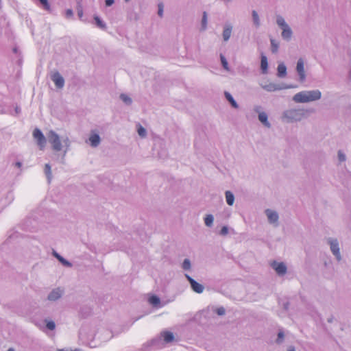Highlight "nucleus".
Here are the masks:
<instances>
[{
  "label": "nucleus",
  "instance_id": "nucleus-11",
  "mask_svg": "<svg viewBox=\"0 0 351 351\" xmlns=\"http://www.w3.org/2000/svg\"><path fill=\"white\" fill-rule=\"evenodd\" d=\"M63 291L60 288L53 289L48 295L47 300L49 301H56L62 295Z\"/></svg>",
  "mask_w": 351,
  "mask_h": 351
},
{
  "label": "nucleus",
  "instance_id": "nucleus-7",
  "mask_svg": "<svg viewBox=\"0 0 351 351\" xmlns=\"http://www.w3.org/2000/svg\"><path fill=\"white\" fill-rule=\"evenodd\" d=\"M328 243L330 244V247L332 253L334 256H335L337 260L338 261L341 260V256L340 254L339 243L337 239H330L328 240Z\"/></svg>",
  "mask_w": 351,
  "mask_h": 351
},
{
  "label": "nucleus",
  "instance_id": "nucleus-40",
  "mask_svg": "<svg viewBox=\"0 0 351 351\" xmlns=\"http://www.w3.org/2000/svg\"><path fill=\"white\" fill-rule=\"evenodd\" d=\"M284 337H285L284 332L282 331H280L278 333V338L276 339V343L278 344L281 343L283 341Z\"/></svg>",
  "mask_w": 351,
  "mask_h": 351
},
{
  "label": "nucleus",
  "instance_id": "nucleus-15",
  "mask_svg": "<svg viewBox=\"0 0 351 351\" xmlns=\"http://www.w3.org/2000/svg\"><path fill=\"white\" fill-rule=\"evenodd\" d=\"M259 121L266 128H271V123L268 121V116L266 112H262L260 113L258 115Z\"/></svg>",
  "mask_w": 351,
  "mask_h": 351
},
{
  "label": "nucleus",
  "instance_id": "nucleus-26",
  "mask_svg": "<svg viewBox=\"0 0 351 351\" xmlns=\"http://www.w3.org/2000/svg\"><path fill=\"white\" fill-rule=\"evenodd\" d=\"M204 223L207 227H211L213 224L214 217L213 215H206L204 219Z\"/></svg>",
  "mask_w": 351,
  "mask_h": 351
},
{
  "label": "nucleus",
  "instance_id": "nucleus-8",
  "mask_svg": "<svg viewBox=\"0 0 351 351\" xmlns=\"http://www.w3.org/2000/svg\"><path fill=\"white\" fill-rule=\"evenodd\" d=\"M51 79L58 88L61 89L64 87V79L58 71L51 74Z\"/></svg>",
  "mask_w": 351,
  "mask_h": 351
},
{
  "label": "nucleus",
  "instance_id": "nucleus-42",
  "mask_svg": "<svg viewBox=\"0 0 351 351\" xmlns=\"http://www.w3.org/2000/svg\"><path fill=\"white\" fill-rule=\"evenodd\" d=\"M228 234V228L226 226H224L221 228L219 234L221 236H226Z\"/></svg>",
  "mask_w": 351,
  "mask_h": 351
},
{
  "label": "nucleus",
  "instance_id": "nucleus-35",
  "mask_svg": "<svg viewBox=\"0 0 351 351\" xmlns=\"http://www.w3.org/2000/svg\"><path fill=\"white\" fill-rule=\"evenodd\" d=\"M58 261L64 267H71L73 266L72 263L69 261L66 260L64 257L60 256L59 258H58Z\"/></svg>",
  "mask_w": 351,
  "mask_h": 351
},
{
  "label": "nucleus",
  "instance_id": "nucleus-29",
  "mask_svg": "<svg viewBox=\"0 0 351 351\" xmlns=\"http://www.w3.org/2000/svg\"><path fill=\"white\" fill-rule=\"evenodd\" d=\"M207 13L206 12H203L202 18L201 21V30L204 31L207 27Z\"/></svg>",
  "mask_w": 351,
  "mask_h": 351
},
{
  "label": "nucleus",
  "instance_id": "nucleus-16",
  "mask_svg": "<svg viewBox=\"0 0 351 351\" xmlns=\"http://www.w3.org/2000/svg\"><path fill=\"white\" fill-rule=\"evenodd\" d=\"M287 75V66L283 63L281 62L278 64L277 67V76L280 78H283Z\"/></svg>",
  "mask_w": 351,
  "mask_h": 351
},
{
  "label": "nucleus",
  "instance_id": "nucleus-6",
  "mask_svg": "<svg viewBox=\"0 0 351 351\" xmlns=\"http://www.w3.org/2000/svg\"><path fill=\"white\" fill-rule=\"evenodd\" d=\"M184 276L187 279V280L189 281V284L191 285V289L194 292H195L197 293H203V291L204 290V285H202L199 284V282H197L196 280H195L193 278H191L187 274H185Z\"/></svg>",
  "mask_w": 351,
  "mask_h": 351
},
{
  "label": "nucleus",
  "instance_id": "nucleus-19",
  "mask_svg": "<svg viewBox=\"0 0 351 351\" xmlns=\"http://www.w3.org/2000/svg\"><path fill=\"white\" fill-rule=\"evenodd\" d=\"M149 302L156 308L160 307V299L158 296L156 295H152L149 298Z\"/></svg>",
  "mask_w": 351,
  "mask_h": 351
},
{
  "label": "nucleus",
  "instance_id": "nucleus-48",
  "mask_svg": "<svg viewBox=\"0 0 351 351\" xmlns=\"http://www.w3.org/2000/svg\"><path fill=\"white\" fill-rule=\"evenodd\" d=\"M289 303L288 302L284 303L283 308L285 310L287 311L289 308Z\"/></svg>",
  "mask_w": 351,
  "mask_h": 351
},
{
  "label": "nucleus",
  "instance_id": "nucleus-20",
  "mask_svg": "<svg viewBox=\"0 0 351 351\" xmlns=\"http://www.w3.org/2000/svg\"><path fill=\"white\" fill-rule=\"evenodd\" d=\"M224 95L226 99L228 101V102L230 104L232 108L236 109L239 108L238 104L237 103V101L234 100V99L230 93L226 91L224 93Z\"/></svg>",
  "mask_w": 351,
  "mask_h": 351
},
{
  "label": "nucleus",
  "instance_id": "nucleus-27",
  "mask_svg": "<svg viewBox=\"0 0 351 351\" xmlns=\"http://www.w3.org/2000/svg\"><path fill=\"white\" fill-rule=\"evenodd\" d=\"M271 51L273 53H276L278 51L279 43L274 38H270Z\"/></svg>",
  "mask_w": 351,
  "mask_h": 351
},
{
  "label": "nucleus",
  "instance_id": "nucleus-24",
  "mask_svg": "<svg viewBox=\"0 0 351 351\" xmlns=\"http://www.w3.org/2000/svg\"><path fill=\"white\" fill-rule=\"evenodd\" d=\"M44 171L47 176L48 182L50 183L51 180L52 179V173H51V165L49 164H48V163L45 164Z\"/></svg>",
  "mask_w": 351,
  "mask_h": 351
},
{
  "label": "nucleus",
  "instance_id": "nucleus-50",
  "mask_svg": "<svg viewBox=\"0 0 351 351\" xmlns=\"http://www.w3.org/2000/svg\"><path fill=\"white\" fill-rule=\"evenodd\" d=\"M333 319H334V317L332 315H331L330 317L328 318L327 322L328 323H332L333 322Z\"/></svg>",
  "mask_w": 351,
  "mask_h": 351
},
{
  "label": "nucleus",
  "instance_id": "nucleus-34",
  "mask_svg": "<svg viewBox=\"0 0 351 351\" xmlns=\"http://www.w3.org/2000/svg\"><path fill=\"white\" fill-rule=\"evenodd\" d=\"M58 261L64 267H71L73 266L72 263L69 261L66 260L64 257L60 256L59 258H58Z\"/></svg>",
  "mask_w": 351,
  "mask_h": 351
},
{
  "label": "nucleus",
  "instance_id": "nucleus-31",
  "mask_svg": "<svg viewBox=\"0 0 351 351\" xmlns=\"http://www.w3.org/2000/svg\"><path fill=\"white\" fill-rule=\"evenodd\" d=\"M182 268L185 271H189L191 269V263L189 258H185L182 264Z\"/></svg>",
  "mask_w": 351,
  "mask_h": 351
},
{
  "label": "nucleus",
  "instance_id": "nucleus-45",
  "mask_svg": "<svg viewBox=\"0 0 351 351\" xmlns=\"http://www.w3.org/2000/svg\"><path fill=\"white\" fill-rule=\"evenodd\" d=\"M73 12L71 9H68L66 10V16L69 18V17H71L73 16Z\"/></svg>",
  "mask_w": 351,
  "mask_h": 351
},
{
  "label": "nucleus",
  "instance_id": "nucleus-12",
  "mask_svg": "<svg viewBox=\"0 0 351 351\" xmlns=\"http://www.w3.org/2000/svg\"><path fill=\"white\" fill-rule=\"evenodd\" d=\"M265 214L267 217L268 221L270 223H275L278 220V214L277 212L271 210L270 209H267L265 210Z\"/></svg>",
  "mask_w": 351,
  "mask_h": 351
},
{
  "label": "nucleus",
  "instance_id": "nucleus-55",
  "mask_svg": "<svg viewBox=\"0 0 351 351\" xmlns=\"http://www.w3.org/2000/svg\"><path fill=\"white\" fill-rule=\"evenodd\" d=\"M134 19H135L136 21H137V20H138V17L137 14H134Z\"/></svg>",
  "mask_w": 351,
  "mask_h": 351
},
{
  "label": "nucleus",
  "instance_id": "nucleus-38",
  "mask_svg": "<svg viewBox=\"0 0 351 351\" xmlns=\"http://www.w3.org/2000/svg\"><path fill=\"white\" fill-rule=\"evenodd\" d=\"M40 3V4L42 5V6L43 7V8L46 10H50V5L48 2L47 0H38Z\"/></svg>",
  "mask_w": 351,
  "mask_h": 351
},
{
  "label": "nucleus",
  "instance_id": "nucleus-3",
  "mask_svg": "<svg viewBox=\"0 0 351 351\" xmlns=\"http://www.w3.org/2000/svg\"><path fill=\"white\" fill-rule=\"evenodd\" d=\"M308 112V110L304 109H289L283 112L282 120L287 123L300 121Z\"/></svg>",
  "mask_w": 351,
  "mask_h": 351
},
{
  "label": "nucleus",
  "instance_id": "nucleus-14",
  "mask_svg": "<svg viewBox=\"0 0 351 351\" xmlns=\"http://www.w3.org/2000/svg\"><path fill=\"white\" fill-rule=\"evenodd\" d=\"M261 70L263 74H267L268 73L267 58L263 53L261 54Z\"/></svg>",
  "mask_w": 351,
  "mask_h": 351
},
{
  "label": "nucleus",
  "instance_id": "nucleus-5",
  "mask_svg": "<svg viewBox=\"0 0 351 351\" xmlns=\"http://www.w3.org/2000/svg\"><path fill=\"white\" fill-rule=\"evenodd\" d=\"M33 137L36 141V144L39 147V149L43 150L46 146L47 139L42 131L38 128L34 129L33 131Z\"/></svg>",
  "mask_w": 351,
  "mask_h": 351
},
{
  "label": "nucleus",
  "instance_id": "nucleus-25",
  "mask_svg": "<svg viewBox=\"0 0 351 351\" xmlns=\"http://www.w3.org/2000/svg\"><path fill=\"white\" fill-rule=\"evenodd\" d=\"M276 23L280 29H282V28H285V27L289 26V25L285 21L284 18L280 15L277 16Z\"/></svg>",
  "mask_w": 351,
  "mask_h": 351
},
{
  "label": "nucleus",
  "instance_id": "nucleus-43",
  "mask_svg": "<svg viewBox=\"0 0 351 351\" xmlns=\"http://www.w3.org/2000/svg\"><path fill=\"white\" fill-rule=\"evenodd\" d=\"M338 159L340 162H344L346 160V155L340 150L338 152Z\"/></svg>",
  "mask_w": 351,
  "mask_h": 351
},
{
  "label": "nucleus",
  "instance_id": "nucleus-32",
  "mask_svg": "<svg viewBox=\"0 0 351 351\" xmlns=\"http://www.w3.org/2000/svg\"><path fill=\"white\" fill-rule=\"evenodd\" d=\"M137 127H138V128H137L138 134L141 137L145 138L147 136V131H146V130L142 125H141L140 124H138Z\"/></svg>",
  "mask_w": 351,
  "mask_h": 351
},
{
  "label": "nucleus",
  "instance_id": "nucleus-47",
  "mask_svg": "<svg viewBox=\"0 0 351 351\" xmlns=\"http://www.w3.org/2000/svg\"><path fill=\"white\" fill-rule=\"evenodd\" d=\"M52 255L56 258H59V257L61 256L60 254H59L56 250H52Z\"/></svg>",
  "mask_w": 351,
  "mask_h": 351
},
{
  "label": "nucleus",
  "instance_id": "nucleus-21",
  "mask_svg": "<svg viewBox=\"0 0 351 351\" xmlns=\"http://www.w3.org/2000/svg\"><path fill=\"white\" fill-rule=\"evenodd\" d=\"M252 17L254 25L257 28L259 27L261 25V21L259 16L256 10L252 11Z\"/></svg>",
  "mask_w": 351,
  "mask_h": 351
},
{
  "label": "nucleus",
  "instance_id": "nucleus-59",
  "mask_svg": "<svg viewBox=\"0 0 351 351\" xmlns=\"http://www.w3.org/2000/svg\"><path fill=\"white\" fill-rule=\"evenodd\" d=\"M130 0H125V2H129Z\"/></svg>",
  "mask_w": 351,
  "mask_h": 351
},
{
  "label": "nucleus",
  "instance_id": "nucleus-1",
  "mask_svg": "<svg viewBox=\"0 0 351 351\" xmlns=\"http://www.w3.org/2000/svg\"><path fill=\"white\" fill-rule=\"evenodd\" d=\"M47 137L49 143L51 145L52 149L58 152L63 149V155L62 157V160H64V156L66 152L69 151L71 141L68 137H66L62 140V143L60 140V136L53 130H50L47 134Z\"/></svg>",
  "mask_w": 351,
  "mask_h": 351
},
{
  "label": "nucleus",
  "instance_id": "nucleus-52",
  "mask_svg": "<svg viewBox=\"0 0 351 351\" xmlns=\"http://www.w3.org/2000/svg\"><path fill=\"white\" fill-rule=\"evenodd\" d=\"M15 165L17 167H21L22 166V163L21 162H16Z\"/></svg>",
  "mask_w": 351,
  "mask_h": 351
},
{
  "label": "nucleus",
  "instance_id": "nucleus-23",
  "mask_svg": "<svg viewBox=\"0 0 351 351\" xmlns=\"http://www.w3.org/2000/svg\"><path fill=\"white\" fill-rule=\"evenodd\" d=\"M226 202L229 206H232L234 202V196L232 192L227 191L225 193Z\"/></svg>",
  "mask_w": 351,
  "mask_h": 351
},
{
  "label": "nucleus",
  "instance_id": "nucleus-10",
  "mask_svg": "<svg viewBox=\"0 0 351 351\" xmlns=\"http://www.w3.org/2000/svg\"><path fill=\"white\" fill-rule=\"evenodd\" d=\"M271 267L276 271L278 276H284L287 271L286 265L282 262L278 263L276 261H274L271 263Z\"/></svg>",
  "mask_w": 351,
  "mask_h": 351
},
{
  "label": "nucleus",
  "instance_id": "nucleus-57",
  "mask_svg": "<svg viewBox=\"0 0 351 351\" xmlns=\"http://www.w3.org/2000/svg\"><path fill=\"white\" fill-rule=\"evenodd\" d=\"M350 77L351 79V70L350 71Z\"/></svg>",
  "mask_w": 351,
  "mask_h": 351
},
{
  "label": "nucleus",
  "instance_id": "nucleus-2",
  "mask_svg": "<svg viewBox=\"0 0 351 351\" xmlns=\"http://www.w3.org/2000/svg\"><path fill=\"white\" fill-rule=\"evenodd\" d=\"M322 97V93L319 90H304L296 93L293 97V100L296 103H308L319 100Z\"/></svg>",
  "mask_w": 351,
  "mask_h": 351
},
{
  "label": "nucleus",
  "instance_id": "nucleus-17",
  "mask_svg": "<svg viewBox=\"0 0 351 351\" xmlns=\"http://www.w3.org/2000/svg\"><path fill=\"white\" fill-rule=\"evenodd\" d=\"M89 141H90V145L93 147H97L99 143H100V141H101V138H100V136L98 134H92L90 137H89Z\"/></svg>",
  "mask_w": 351,
  "mask_h": 351
},
{
  "label": "nucleus",
  "instance_id": "nucleus-4",
  "mask_svg": "<svg viewBox=\"0 0 351 351\" xmlns=\"http://www.w3.org/2000/svg\"><path fill=\"white\" fill-rule=\"evenodd\" d=\"M260 85L264 90L268 92H274L276 90H280L282 89H289L295 88L293 85H287L285 83L275 84L270 82L266 84H261Z\"/></svg>",
  "mask_w": 351,
  "mask_h": 351
},
{
  "label": "nucleus",
  "instance_id": "nucleus-49",
  "mask_svg": "<svg viewBox=\"0 0 351 351\" xmlns=\"http://www.w3.org/2000/svg\"><path fill=\"white\" fill-rule=\"evenodd\" d=\"M14 110L16 114H19L21 112V108L18 106L15 107Z\"/></svg>",
  "mask_w": 351,
  "mask_h": 351
},
{
  "label": "nucleus",
  "instance_id": "nucleus-18",
  "mask_svg": "<svg viewBox=\"0 0 351 351\" xmlns=\"http://www.w3.org/2000/svg\"><path fill=\"white\" fill-rule=\"evenodd\" d=\"M232 25H225V27L223 28V34H222L223 39L224 41L226 42L230 39V38L231 36V34H232Z\"/></svg>",
  "mask_w": 351,
  "mask_h": 351
},
{
  "label": "nucleus",
  "instance_id": "nucleus-37",
  "mask_svg": "<svg viewBox=\"0 0 351 351\" xmlns=\"http://www.w3.org/2000/svg\"><path fill=\"white\" fill-rule=\"evenodd\" d=\"M81 0H78L77 3V15L80 18H82V16H83V10H82V5H81V2H80Z\"/></svg>",
  "mask_w": 351,
  "mask_h": 351
},
{
  "label": "nucleus",
  "instance_id": "nucleus-39",
  "mask_svg": "<svg viewBox=\"0 0 351 351\" xmlns=\"http://www.w3.org/2000/svg\"><path fill=\"white\" fill-rule=\"evenodd\" d=\"M163 11H164V5L162 3H160L158 5V15L161 18L163 16Z\"/></svg>",
  "mask_w": 351,
  "mask_h": 351
},
{
  "label": "nucleus",
  "instance_id": "nucleus-33",
  "mask_svg": "<svg viewBox=\"0 0 351 351\" xmlns=\"http://www.w3.org/2000/svg\"><path fill=\"white\" fill-rule=\"evenodd\" d=\"M220 60L223 69L226 71H230L228 62L223 54H220Z\"/></svg>",
  "mask_w": 351,
  "mask_h": 351
},
{
  "label": "nucleus",
  "instance_id": "nucleus-54",
  "mask_svg": "<svg viewBox=\"0 0 351 351\" xmlns=\"http://www.w3.org/2000/svg\"><path fill=\"white\" fill-rule=\"evenodd\" d=\"M17 63H18V64H19V65H21V64H22V59H21V58H20V59L18 60Z\"/></svg>",
  "mask_w": 351,
  "mask_h": 351
},
{
  "label": "nucleus",
  "instance_id": "nucleus-28",
  "mask_svg": "<svg viewBox=\"0 0 351 351\" xmlns=\"http://www.w3.org/2000/svg\"><path fill=\"white\" fill-rule=\"evenodd\" d=\"M94 20L98 27L102 29H106V24L98 16H95Z\"/></svg>",
  "mask_w": 351,
  "mask_h": 351
},
{
  "label": "nucleus",
  "instance_id": "nucleus-30",
  "mask_svg": "<svg viewBox=\"0 0 351 351\" xmlns=\"http://www.w3.org/2000/svg\"><path fill=\"white\" fill-rule=\"evenodd\" d=\"M120 99L124 102L126 105L130 106L132 103V99L128 95L124 93H121L119 96Z\"/></svg>",
  "mask_w": 351,
  "mask_h": 351
},
{
  "label": "nucleus",
  "instance_id": "nucleus-9",
  "mask_svg": "<svg viewBox=\"0 0 351 351\" xmlns=\"http://www.w3.org/2000/svg\"><path fill=\"white\" fill-rule=\"evenodd\" d=\"M304 60L302 58H299L297 62L296 65V71L298 73L299 75V80L301 82H303L306 80V73L304 71Z\"/></svg>",
  "mask_w": 351,
  "mask_h": 351
},
{
  "label": "nucleus",
  "instance_id": "nucleus-51",
  "mask_svg": "<svg viewBox=\"0 0 351 351\" xmlns=\"http://www.w3.org/2000/svg\"><path fill=\"white\" fill-rule=\"evenodd\" d=\"M287 351H295V347H293V346L289 347V349Z\"/></svg>",
  "mask_w": 351,
  "mask_h": 351
},
{
  "label": "nucleus",
  "instance_id": "nucleus-36",
  "mask_svg": "<svg viewBox=\"0 0 351 351\" xmlns=\"http://www.w3.org/2000/svg\"><path fill=\"white\" fill-rule=\"evenodd\" d=\"M45 322H46V327L49 330H53L55 329L56 324H55V322L53 321H47V319H45Z\"/></svg>",
  "mask_w": 351,
  "mask_h": 351
},
{
  "label": "nucleus",
  "instance_id": "nucleus-46",
  "mask_svg": "<svg viewBox=\"0 0 351 351\" xmlns=\"http://www.w3.org/2000/svg\"><path fill=\"white\" fill-rule=\"evenodd\" d=\"M114 3V0H105L106 6L110 7Z\"/></svg>",
  "mask_w": 351,
  "mask_h": 351
},
{
  "label": "nucleus",
  "instance_id": "nucleus-53",
  "mask_svg": "<svg viewBox=\"0 0 351 351\" xmlns=\"http://www.w3.org/2000/svg\"><path fill=\"white\" fill-rule=\"evenodd\" d=\"M13 52L15 53H17L18 51H19V49L16 47H14L13 49H12Z\"/></svg>",
  "mask_w": 351,
  "mask_h": 351
},
{
  "label": "nucleus",
  "instance_id": "nucleus-44",
  "mask_svg": "<svg viewBox=\"0 0 351 351\" xmlns=\"http://www.w3.org/2000/svg\"><path fill=\"white\" fill-rule=\"evenodd\" d=\"M262 109H263L262 106H259V105H256V106H254V108H253L254 111L256 113H257V114H258V115L260 113L263 112L262 111Z\"/></svg>",
  "mask_w": 351,
  "mask_h": 351
},
{
  "label": "nucleus",
  "instance_id": "nucleus-56",
  "mask_svg": "<svg viewBox=\"0 0 351 351\" xmlns=\"http://www.w3.org/2000/svg\"><path fill=\"white\" fill-rule=\"evenodd\" d=\"M8 351H15V350L13 348H10Z\"/></svg>",
  "mask_w": 351,
  "mask_h": 351
},
{
  "label": "nucleus",
  "instance_id": "nucleus-13",
  "mask_svg": "<svg viewBox=\"0 0 351 351\" xmlns=\"http://www.w3.org/2000/svg\"><path fill=\"white\" fill-rule=\"evenodd\" d=\"M281 29V36L282 39L286 40L287 42L290 41L293 36V31L291 28L289 27V25Z\"/></svg>",
  "mask_w": 351,
  "mask_h": 351
},
{
  "label": "nucleus",
  "instance_id": "nucleus-58",
  "mask_svg": "<svg viewBox=\"0 0 351 351\" xmlns=\"http://www.w3.org/2000/svg\"><path fill=\"white\" fill-rule=\"evenodd\" d=\"M74 351H80V349H75Z\"/></svg>",
  "mask_w": 351,
  "mask_h": 351
},
{
  "label": "nucleus",
  "instance_id": "nucleus-41",
  "mask_svg": "<svg viewBox=\"0 0 351 351\" xmlns=\"http://www.w3.org/2000/svg\"><path fill=\"white\" fill-rule=\"evenodd\" d=\"M215 312L218 315L222 316V315H225L226 310L223 306H221V307L216 308Z\"/></svg>",
  "mask_w": 351,
  "mask_h": 351
},
{
  "label": "nucleus",
  "instance_id": "nucleus-22",
  "mask_svg": "<svg viewBox=\"0 0 351 351\" xmlns=\"http://www.w3.org/2000/svg\"><path fill=\"white\" fill-rule=\"evenodd\" d=\"M162 335L166 343H170L173 341L174 339V335L171 332L164 331L163 332H162Z\"/></svg>",
  "mask_w": 351,
  "mask_h": 351
}]
</instances>
